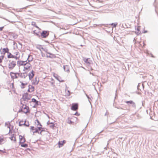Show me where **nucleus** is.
Here are the masks:
<instances>
[{
	"mask_svg": "<svg viewBox=\"0 0 158 158\" xmlns=\"http://www.w3.org/2000/svg\"><path fill=\"white\" fill-rule=\"evenodd\" d=\"M64 71L66 72H69V67L68 65H65L64 66Z\"/></svg>",
	"mask_w": 158,
	"mask_h": 158,
	"instance_id": "obj_17",
	"label": "nucleus"
},
{
	"mask_svg": "<svg viewBox=\"0 0 158 158\" xmlns=\"http://www.w3.org/2000/svg\"><path fill=\"white\" fill-rule=\"evenodd\" d=\"M46 56L47 57H49L51 58H53L56 57L55 55L53 54H51L49 53H47Z\"/></svg>",
	"mask_w": 158,
	"mask_h": 158,
	"instance_id": "obj_14",
	"label": "nucleus"
},
{
	"mask_svg": "<svg viewBox=\"0 0 158 158\" xmlns=\"http://www.w3.org/2000/svg\"><path fill=\"white\" fill-rule=\"evenodd\" d=\"M21 110L25 114L29 113L30 112L29 107L25 105H23L22 108H21Z\"/></svg>",
	"mask_w": 158,
	"mask_h": 158,
	"instance_id": "obj_4",
	"label": "nucleus"
},
{
	"mask_svg": "<svg viewBox=\"0 0 158 158\" xmlns=\"http://www.w3.org/2000/svg\"><path fill=\"white\" fill-rule=\"evenodd\" d=\"M34 72L33 70H32L28 74V76L30 80H31L33 78V77L34 76Z\"/></svg>",
	"mask_w": 158,
	"mask_h": 158,
	"instance_id": "obj_10",
	"label": "nucleus"
},
{
	"mask_svg": "<svg viewBox=\"0 0 158 158\" xmlns=\"http://www.w3.org/2000/svg\"><path fill=\"white\" fill-rule=\"evenodd\" d=\"M3 58H4L3 56H0V63H1L2 62V60L3 59Z\"/></svg>",
	"mask_w": 158,
	"mask_h": 158,
	"instance_id": "obj_24",
	"label": "nucleus"
},
{
	"mask_svg": "<svg viewBox=\"0 0 158 158\" xmlns=\"http://www.w3.org/2000/svg\"><path fill=\"white\" fill-rule=\"evenodd\" d=\"M126 102L127 103H130V104H134V102H133V101H126Z\"/></svg>",
	"mask_w": 158,
	"mask_h": 158,
	"instance_id": "obj_22",
	"label": "nucleus"
},
{
	"mask_svg": "<svg viewBox=\"0 0 158 158\" xmlns=\"http://www.w3.org/2000/svg\"><path fill=\"white\" fill-rule=\"evenodd\" d=\"M33 23H34V25H36V24L35 23H33H33H32V24H33Z\"/></svg>",
	"mask_w": 158,
	"mask_h": 158,
	"instance_id": "obj_31",
	"label": "nucleus"
},
{
	"mask_svg": "<svg viewBox=\"0 0 158 158\" xmlns=\"http://www.w3.org/2000/svg\"><path fill=\"white\" fill-rule=\"evenodd\" d=\"M84 60L86 64H89L92 63V61L90 58L85 59Z\"/></svg>",
	"mask_w": 158,
	"mask_h": 158,
	"instance_id": "obj_13",
	"label": "nucleus"
},
{
	"mask_svg": "<svg viewBox=\"0 0 158 158\" xmlns=\"http://www.w3.org/2000/svg\"><path fill=\"white\" fill-rule=\"evenodd\" d=\"M4 140L3 139H0V144H1Z\"/></svg>",
	"mask_w": 158,
	"mask_h": 158,
	"instance_id": "obj_26",
	"label": "nucleus"
},
{
	"mask_svg": "<svg viewBox=\"0 0 158 158\" xmlns=\"http://www.w3.org/2000/svg\"><path fill=\"white\" fill-rule=\"evenodd\" d=\"M32 82L33 84L37 85L39 82V80L36 77H35L32 81Z\"/></svg>",
	"mask_w": 158,
	"mask_h": 158,
	"instance_id": "obj_11",
	"label": "nucleus"
},
{
	"mask_svg": "<svg viewBox=\"0 0 158 158\" xmlns=\"http://www.w3.org/2000/svg\"><path fill=\"white\" fill-rule=\"evenodd\" d=\"M8 128L9 129V131L10 132V127H9V126H8Z\"/></svg>",
	"mask_w": 158,
	"mask_h": 158,
	"instance_id": "obj_30",
	"label": "nucleus"
},
{
	"mask_svg": "<svg viewBox=\"0 0 158 158\" xmlns=\"http://www.w3.org/2000/svg\"><path fill=\"white\" fill-rule=\"evenodd\" d=\"M31 95L26 93L23 95L22 98L25 101H28L31 99Z\"/></svg>",
	"mask_w": 158,
	"mask_h": 158,
	"instance_id": "obj_5",
	"label": "nucleus"
},
{
	"mask_svg": "<svg viewBox=\"0 0 158 158\" xmlns=\"http://www.w3.org/2000/svg\"><path fill=\"white\" fill-rule=\"evenodd\" d=\"M111 25L113 26V27H115L117 25V23H112L111 24Z\"/></svg>",
	"mask_w": 158,
	"mask_h": 158,
	"instance_id": "obj_23",
	"label": "nucleus"
},
{
	"mask_svg": "<svg viewBox=\"0 0 158 158\" xmlns=\"http://www.w3.org/2000/svg\"><path fill=\"white\" fill-rule=\"evenodd\" d=\"M7 57L8 58H15V56L11 54V53L8 52V55Z\"/></svg>",
	"mask_w": 158,
	"mask_h": 158,
	"instance_id": "obj_19",
	"label": "nucleus"
},
{
	"mask_svg": "<svg viewBox=\"0 0 158 158\" xmlns=\"http://www.w3.org/2000/svg\"><path fill=\"white\" fill-rule=\"evenodd\" d=\"M66 143V141L64 140L62 141H59L58 144L59 145V147L60 148L63 146L64 144Z\"/></svg>",
	"mask_w": 158,
	"mask_h": 158,
	"instance_id": "obj_15",
	"label": "nucleus"
},
{
	"mask_svg": "<svg viewBox=\"0 0 158 158\" xmlns=\"http://www.w3.org/2000/svg\"><path fill=\"white\" fill-rule=\"evenodd\" d=\"M16 65V62L14 61H12L9 64V68L10 69H12L15 67Z\"/></svg>",
	"mask_w": 158,
	"mask_h": 158,
	"instance_id": "obj_6",
	"label": "nucleus"
},
{
	"mask_svg": "<svg viewBox=\"0 0 158 158\" xmlns=\"http://www.w3.org/2000/svg\"><path fill=\"white\" fill-rule=\"evenodd\" d=\"M0 151H1V150H0Z\"/></svg>",
	"mask_w": 158,
	"mask_h": 158,
	"instance_id": "obj_34",
	"label": "nucleus"
},
{
	"mask_svg": "<svg viewBox=\"0 0 158 158\" xmlns=\"http://www.w3.org/2000/svg\"><path fill=\"white\" fill-rule=\"evenodd\" d=\"M35 88L34 86L31 85H29L28 86V91L29 92H32L34 91Z\"/></svg>",
	"mask_w": 158,
	"mask_h": 158,
	"instance_id": "obj_9",
	"label": "nucleus"
},
{
	"mask_svg": "<svg viewBox=\"0 0 158 158\" xmlns=\"http://www.w3.org/2000/svg\"><path fill=\"white\" fill-rule=\"evenodd\" d=\"M19 144L21 145V147L25 148L28 147V144L25 143L26 141V140L24 136H23L21 135H19Z\"/></svg>",
	"mask_w": 158,
	"mask_h": 158,
	"instance_id": "obj_2",
	"label": "nucleus"
},
{
	"mask_svg": "<svg viewBox=\"0 0 158 158\" xmlns=\"http://www.w3.org/2000/svg\"><path fill=\"white\" fill-rule=\"evenodd\" d=\"M143 46H144V43H143Z\"/></svg>",
	"mask_w": 158,
	"mask_h": 158,
	"instance_id": "obj_33",
	"label": "nucleus"
},
{
	"mask_svg": "<svg viewBox=\"0 0 158 158\" xmlns=\"http://www.w3.org/2000/svg\"><path fill=\"white\" fill-rule=\"evenodd\" d=\"M21 121H20L19 123V126H21L22 124H21Z\"/></svg>",
	"mask_w": 158,
	"mask_h": 158,
	"instance_id": "obj_29",
	"label": "nucleus"
},
{
	"mask_svg": "<svg viewBox=\"0 0 158 158\" xmlns=\"http://www.w3.org/2000/svg\"><path fill=\"white\" fill-rule=\"evenodd\" d=\"M10 87H11V88L12 89L14 88V84L13 83H12L11 84V85H10Z\"/></svg>",
	"mask_w": 158,
	"mask_h": 158,
	"instance_id": "obj_25",
	"label": "nucleus"
},
{
	"mask_svg": "<svg viewBox=\"0 0 158 158\" xmlns=\"http://www.w3.org/2000/svg\"><path fill=\"white\" fill-rule=\"evenodd\" d=\"M49 35V32L48 31H43L41 33V36L44 38L47 37Z\"/></svg>",
	"mask_w": 158,
	"mask_h": 158,
	"instance_id": "obj_7",
	"label": "nucleus"
},
{
	"mask_svg": "<svg viewBox=\"0 0 158 158\" xmlns=\"http://www.w3.org/2000/svg\"><path fill=\"white\" fill-rule=\"evenodd\" d=\"M31 102L34 103V107L38 105V102L35 99L32 98L31 99Z\"/></svg>",
	"mask_w": 158,
	"mask_h": 158,
	"instance_id": "obj_16",
	"label": "nucleus"
},
{
	"mask_svg": "<svg viewBox=\"0 0 158 158\" xmlns=\"http://www.w3.org/2000/svg\"><path fill=\"white\" fill-rule=\"evenodd\" d=\"M24 63L25 62L21 61L20 62V64L21 65H24L23 71L25 72H28L31 69V65L29 63H27L24 64Z\"/></svg>",
	"mask_w": 158,
	"mask_h": 158,
	"instance_id": "obj_3",
	"label": "nucleus"
},
{
	"mask_svg": "<svg viewBox=\"0 0 158 158\" xmlns=\"http://www.w3.org/2000/svg\"><path fill=\"white\" fill-rule=\"evenodd\" d=\"M78 105L77 103L73 104L71 109L73 110L76 111L78 109Z\"/></svg>",
	"mask_w": 158,
	"mask_h": 158,
	"instance_id": "obj_8",
	"label": "nucleus"
},
{
	"mask_svg": "<svg viewBox=\"0 0 158 158\" xmlns=\"http://www.w3.org/2000/svg\"><path fill=\"white\" fill-rule=\"evenodd\" d=\"M137 30L138 31H139V30H140L139 27H137Z\"/></svg>",
	"mask_w": 158,
	"mask_h": 158,
	"instance_id": "obj_28",
	"label": "nucleus"
},
{
	"mask_svg": "<svg viewBox=\"0 0 158 158\" xmlns=\"http://www.w3.org/2000/svg\"><path fill=\"white\" fill-rule=\"evenodd\" d=\"M10 75L11 77L13 78H14L16 77V75L15 74L11 72L10 73Z\"/></svg>",
	"mask_w": 158,
	"mask_h": 158,
	"instance_id": "obj_21",
	"label": "nucleus"
},
{
	"mask_svg": "<svg viewBox=\"0 0 158 158\" xmlns=\"http://www.w3.org/2000/svg\"><path fill=\"white\" fill-rule=\"evenodd\" d=\"M10 139L11 140L16 142V137L14 135H13L10 137Z\"/></svg>",
	"mask_w": 158,
	"mask_h": 158,
	"instance_id": "obj_20",
	"label": "nucleus"
},
{
	"mask_svg": "<svg viewBox=\"0 0 158 158\" xmlns=\"http://www.w3.org/2000/svg\"><path fill=\"white\" fill-rule=\"evenodd\" d=\"M35 127L31 126V130L33 133V135H35L37 133L42 135L43 131H45L44 128H42V126L38 121L36 119L35 122Z\"/></svg>",
	"mask_w": 158,
	"mask_h": 158,
	"instance_id": "obj_1",
	"label": "nucleus"
},
{
	"mask_svg": "<svg viewBox=\"0 0 158 158\" xmlns=\"http://www.w3.org/2000/svg\"><path fill=\"white\" fill-rule=\"evenodd\" d=\"M9 49L8 48H3L2 49L1 53L5 54L6 53H8Z\"/></svg>",
	"mask_w": 158,
	"mask_h": 158,
	"instance_id": "obj_12",
	"label": "nucleus"
},
{
	"mask_svg": "<svg viewBox=\"0 0 158 158\" xmlns=\"http://www.w3.org/2000/svg\"><path fill=\"white\" fill-rule=\"evenodd\" d=\"M20 83H21V85H20V87L22 89H23L25 88V86L27 85V83H23L21 81Z\"/></svg>",
	"mask_w": 158,
	"mask_h": 158,
	"instance_id": "obj_18",
	"label": "nucleus"
},
{
	"mask_svg": "<svg viewBox=\"0 0 158 158\" xmlns=\"http://www.w3.org/2000/svg\"><path fill=\"white\" fill-rule=\"evenodd\" d=\"M3 28H4L3 27H0V31H2Z\"/></svg>",
	"mask_w": 158,
	"mask_h": 158,
	"instance_id": "obj_27",
	"label": "nucleus"
},
{
	"mask_svg": "<svg viewBox=\"0 0 158 158\" xmlns=\"http://www.w3.org/2000/svg\"><path fill=\"white\" fill-rule=\"evenodd\" d=\"M35 26L37 28H39V27H37V26Z\"/></svg>",
	"mask_w": 158,
	"mask_h": 158,
	"instance_id": "obj_32",
	"label": "nucleus"
}]
</instances>
